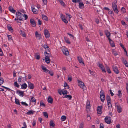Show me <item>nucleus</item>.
<instances>
[{
  "label": "nucleus",
  "instance_id": "obj_1",
  "mask_svg": "<svg viewBox=\"0 0 128 128\" xmlns=\"http://www.w3.org/2000/svg\"><path fill=\"white\" fill-rule=\"evenodd\" d=\"M17 18L20 20H26L28 18V16L25 14H22L19 12H17L16 13Z\"/></svg>",
  "mask_w": 128,
  "mask_h": 128
},
{
  "label": "nucleus",
  "instance_id": "obj_2",
  "mask_svg": "<svg viewBox=\"0 0 128 128\" xmlns=\"http://www.w3.org/2000/svg\"><path fill=\"white\" fill-rule=\"evenodd\" d=\"M78 85L80 86L81 88L83 90H85L86 87L85 85L84 84V83L83 82L80 81L78 80Z\"/></svg>",
  "mask_w": 128,
  "mask_h": 128
},
{
  "label": "nucleus",
  "instance_id": "obj_3",
  "mask_svg": "<svg viewBox=\"0 0 128 128\" xmlns=\"http://www.w3.org/2000/svg\"><path fill=\"white\" fill-rule=\"evenodd\" d=\"M105 122L108 124H110L111 122V119L110 117L106 116L104 118Z\"/></svg>",
  "mask_w": 128,
  "mask_h": 128
},
{
  "label": "nucleus",
  "instance_id": "obj_4",
  "mask_svg": "<svg viewBox=\"0 0 128 128\" xmlns=\"http://www.w3.org/2000/svg\"><path fill=\"white\" fill-rule=\"evenodd\" d=\"M112 8L115 13L118 14V11L116 5H112Z\"/></svg>",
  "mask_w": 128,
  "mask_h": 128
},
{
  "label": "nucleus",
  "instance_id": "obj_5",
  "mask_svg": "<svg viewBox=\"0 0 128 128\" xmlns=\"http://www.w3.org/2000/svg\"><path fill=\"white\" fill-rule=\"evenodd\" d=\"M44 32L45 37L46 38H49L50 37V35L48 31L47 30H44Z\"/></svg>",
  "mask_w": 128,
  "mask_h": 128
},
{
  "label": "nucleus",
  "instance_id": "obj_6",
  "mask_svg": "<svg viewBox=\"0 0 128 128\" xmlns=\"http://www.w3.org/2000/svg\"><path fill=\"white\" fill-rule=\"evenodd\" d=\"M30 22L31 25L33 27H35L36 25V23L34 19L31 18L30 20Z\"/></svg>",
  "mask_w": 128,
  "mask_h": 128
},
{
  "label": "nucleus",
  "instance_id": "obj_7",
  "mask_svg": "<svg viewBox=\"0 0 128 128\" xmlns=\"http://www.w3.org/2000/svg\"><path fill=\"white\" fill-rule=\"evenodd\" d=\"M105 34L108 37V38L109 40V42H110V41H112V40L110 38V34L108 31H105Z\"/></svg>",
  "mask_w": 128,
  "mask_h": 128
},
{
  "label": "nucleus",
  "instance_id": "obj_8",
  "mask_svg": "<svg viewBox=\"0 0 128 128\" xmlns=\"http://www.w3.org/2000/svg\"><path fill=\"white\" fill-rule=\"evenodd\" d=\"M112 69L113 71L116 74L119 73V71L118 70L117 67L116 66H112Z\"/></svg>",
  "mask_w": 128,
  "mask_h": 128
},
{
  "label": "nucleus",
  "instance_id": "obj_9",
  "mask_svg": "<svg viewBox=\"0 0 128 128\" xmlns=\"http://www.w3.org/2000/svg\"><path fill=\"white\" fill-rule=\"evenodd\" d=\"M28 86L30 88V89H33L34 88V84L30 82H28Z\"/></svg>",
  "mask_w": 128,
  "mask_h": 128
},
{
  "label": "nucleus",
  "instance_id": "obj_10",
  "mask_svg": "<svg viewBox=\"0 0 128 128\" xmlns=\"http://www.w3.org/2000/svg\"><path fill=\"white\" fill-rule=\"evenodd\" d=\"M77 59L78 60L79 62L81 64H84V62L83 60H82V58L81 57L78 56Z\"/></svg>",
  "mask_w": 128,
  "mask_h": 128
},
{
  "label": "nucleus",
  "instance_id": "obj_11",
  "mask_svg": "<svg viewBox=\"0 0 128 128\" xmlns=\"http://www.w3.org/2000/svg\"><path fill=\"white\" fill-rule=\"evenodd\" d=\"M86 106V108L89 109L90 108V102L89 100H87Z\"/></svg>",
  "mask_w": 128,
  "mask_h": 128
},
{
  "label": "nucleus",
  "instance_id": "obj_12",
  "mask_svg": "<svg viewBox=\"0 0 128 128\" xmlns=\"http://www.w3.org/2000/svg\"><path fill=\"white\" fill-rule=\"evenodd\" d=\"M118 112V113L122 111V108L119 105H118L116 106Z\"/></svg>",
  "mask_w": 128,
  "mask_h": 128
},
{
  "label": "nucleus",
  "instance_id": "obj_13",
  "mask_svg": "<svg viewBox=\"0 0 128 128\" xmlns=\"http://www.w3.org/2000/svg\"><path fill=\"white\" fill-rule=\"evenodd\" d=\"M53 99L50 96H49L48 99V103L52 104L53 102Z\"/></svg>",
  "mask_w": 128,
  "mask_h": 128
},
{
  "label": "nucleus",
  "instance_id": "obj_14",
  "mask_svg": "<svg viewBox=\"0 0 128 128\" xmlns=\"http://www.w3.org/2000/svg\"><path fill=\"white\" fill-rule=\"evenodd\" d=\"M16 93H18V94H20V96H21L22 97H23L24 95V92L22 91H21L20 90H17L16 91Z\"/></svg>",
  "mask_w": 128,
  "mask_h": 128
},
{
  "label": "nucleus",
  "instance_id": "obj_15",
  "mask_svg": "<svg viewBox=\"0 0 128 128\" xmlns=\"http://www.w3.org/2000/svg\"><path fill=\"white\" fill-rule=\"evenodd\" d=\"M78 6L79 8L80 9H82L84 8V4L82 2H79Z\"/></svg>",
  "mask_w": 128,
  "mask_h": 128
},
{
  "label": "nucleus",
  "instance_id": "obj_16",
  "mask_svg": "<svg viewBox=\"0 0 128 128\" xmlns=\"http://www.w3.org/2000/svg\"><path fill=\"white\" fill-rule=\"evenodd\" d=\"M36 36V38H38V39H40L41 37V35L39 34L38 32L36 31L35 33Z\"/></svg>",
  "mask_w": 128,
  "mask_h": 128
},
{
  "label": "nucleus",
  "instance_id": "obj_17",
  "mask_svg": "<svg viewBox=\"0 0 128 128\" xmlns=\"http://www.w3.org/2000/svg\"><path fill=\"white\" fill-rule=\"evenodd\" d=\"M9 10L10 12L13 13H15L16 11L14 10L13 8L11 6H10L9 7Z\"/></svg>",
  "mask_w": 128,
  "mask_h": 128
},
{
  "label": "nucleus",
  "instance_id": "obj_18",
  "mask_svg": "<svg viewBox=\"0 0 128 128\" xmlns=\"http://www.w3.org/2000/svg\"><path fill=\"white\" fill-rule=\"evenodd\" d=\"M20 85L21 86V88L23 89H26L27 86V84L25 83L20 84Z\"/></svg>",
  "mask_w": 128,
  "mask_h": 128
},
{
  "label": "nucleus",
  "instance_id": "obj_19",
  "mask_svg": "<svg viewBox=\"0 0 128 128\" xmlns=\"http://www.w3.org/2000/svg\"><path fill=\"white\" fill-rule=\"evenodd\" d=\"M45 56V57L47 58H49L50 56V54L49 53H47V52L45 51L44 52Z\"/></svg>",
  "mask_w": 128,
  "mask_h": 128
},
{
  "label": "nucleus",
  "instance_id": "obj_20",
  "mask_svg": "<svg viewBox=\"0 0 128 128\" xmlns=\"http://www.w3.org/2000/svg\"><path fill=\"white\" fill-rule=\"evenodd\" d=\"M42 15L43 20L46 21H47L48 20V18L46 15L43 14H42Z\"/></svg>",
  "mask_w": 128,
  "mask_h": 128
},
{
  "label": "nucleus",
  "instance_id": "obj_21",
  "mask_svg": "<svg viewBox=\"0 0 128 128\" xmlns=\"http://www.w3.org/2000/svg\"><path fill=\"white\" fill-rule=\"evenodd\" d=\"M15 103L16 104H17L19 106H20V104L19 100L16 98H15Z\"/></svg>",
  "mask_w": 128,
  "mask_h": 128
},
{
  "label": "nucleus",
  "instance_id": "obj_22",
  "mask_svg": "<svg viewBox=\"0 0 128 128\" xmlns=\"http://www.w3.org/2000/svg\"><path fill=\"white\" fill-rule=\"evenodd\" d=\"M45 59L46 60L45 62L47 63L48 64L50 63V60L49 58L45 57Z\"/></svg>",
  "mask_w": 128,
  "mask_h": 128
},
{
  "label": "nucleus",
  "instance_id": "obj_23",
  "mask_svg": "<svg viewBox=\"0 0 128 128\" xmlns=\"http://www.w3.org/2000/svg\"><path fill=\"white\" fill-rule=\"evenodd\" d=\"M35 112V111L33 110H29L26 112V114L28 115H30L31 114H34Z\"/></svg>",
  "mask_w": 128,
  "mask_h": 128
},
{
  "label": "nucleus",
  "instance_id": "obj_24",
  "mask_svg": "<svg viewBox=\"0 0 128 128\" xmlns=\"http://www.w3.org/2000/svg\"><path fill=\"white\" fill-rule=\"evenodd\" d=\"M8 29L11 32H13V30L12 28L10 26H8Z\"/></svg>",
  "mask_w": 128,
  "mask_h": 128
},
{
  "label": "nucleus",
  "instance_id": "obj_25",
  "mask_svg": "<svg viewBox=\"0 0 128 128\" xmlns=\"http://www.w3.org/2000/svg\"><path fill=\"white\" fill-rule=\"evenodd\" d=\"M30 101L32 102H34V104L36 103V100L35 98L33 97L31 98Z\"/></svg>",
  "mask_w": 128,
  "mask_h": 128
},
{
  "label": "nucleus",
  "instance_id": "obj_26",
  "mask_svg": "<svg viewBox=\"0 0 128 128\" xmlns=\"http://www.w3.org/2000/svg\"><path fill=\"white\" fill-rule=\"evenodd\" d=\"M64 98H68L69 100H70L71 99L72 96L70 95H66Z\"/></svg>",
  "mask_w": 128,
  "mask_h": 128
},
{
  "label": "nucleus",
  "instance_id": "obj_27",
  "mask_svg": "<svg viewBox=\"0 0 128 128\" xmlns=\"http://www.w3.org/2000/svg\"><path fill=\"white\" fill-rule=\"evenodd\" d=\"M64 39L66 42L67 43L69 44L70 43V42L68 40V38H67L66 37H64Z\"/></svg>",
  "mask_w": 128,
  "mask_h": 128
},
{
  "label": "nucleus",
  "instance_id": "obj_28",
  "mask_svg": "<svg viewBox=\"0 0 128 128\" xmlns=\"http://www.w3.org/2000/svg\"><path fill=\"white\" fill-rule=\"evenodd\" d=\"M106 99L107 100V102H111V99L110 96H106Z\"/></svg>",
  "mask_w": 128,
  "mask_h": 128
},
{
  "label": "nucleus",
  "instance_id": "obj_29",
  "mask_svg": "<svg viewBox=\"0 0 128 128\" xmlns=\"http://www.w3.org/2000/svg\"><path fill=\"white\" fill-rule=\"evenodd\" d=\"M50 126H51L54 127L55 126V124L51 120L50 123Z\"/></svg>",
  "mask_w": 128,
  "mask_h": 128
},
{
  "label": "nucleus",
  "instance_id": "obj_30",
  "mask_svg": "<svg viewBox=\"0 0 128 128\" xmlns=\"http://www.w3.org/2000/svg\"><path fill=\"white\" fill-rule=\"evenodd\" d=\"M100 97L102 96H105L104 92L103 90H101L100 92Z\"/></svg>",
  "mask_w": 128,
  "mask_h": 128
},
{
  "label": "nucleus",
  "instance_id": "obj_31",
  "mask_svg": "<svg viewBox=\"0 0 128 128\" xmlns=\"http://www.w3.org/2000/svg\"><path fill=\"white\" fill-rule=\"evenodd\" d=\"M109 42V43H110V46L112 47H114L115 46V45L114 42L112 40V41H110V42Z\"/></svg>",
  "mask_w": 128,
  "mask_h": 128
},
{
  "label": "nucleus",
  "instance_id": "obj_32",
  "mask_svg": "<svg viewBox=\"0 0 128 128\" xmlns=\"http://www.w3.org/2000/svg\"><path fill=\"white\" fill-rule=\"evenodd\" d=\"M108 106L109 108L112 107L111 102H107Z\"/></svg>",
  "mask_w": 128,
  "mask_h": 128
},
{
  "label": "nucleus",
  "instance_id": "obj_33",
  "mask_svg": "<svg viewBox=\"0 0 128 128\" xmlns=\"http://www.w3.org/2000/svg\"><path fill=\"white\" fill-rule=\"evenodd\" d=\"M14 86L16 87L19 88L20 87V85L18 84L16 82H15L14 83Z\"/></svg>",
  "mask_w": 128,
  "mask_h": 128
},
{
  "label": "nucleus",
  "instance_id": "obj_34",
  "mask_svg": "<svg viewBox=\"0 0 128 128\" xmlns=\"http://www.w3.org/2000/svg\"><path fill=\"white\" fill-rule=\"evenodd\" d=\"M61 119L62 121H64L66 119V116H62Z\"/></svg>",
  "mask_w": 128,
  "mask_h": 128
},
{
  "label": "nucleus",
  "instance_id": "obj_35",
  "mask_svg": "<svg viewBox=\"0 0 128 128\" xmlns=\"http://www.w3.org/2000/svg\"><path fill=\"white\" fill-rule=\"evenodd\" d=\"M4 80L2 78H0V85L2 84L4 82Z\"/></svg>",
  "mask_w": 128,
  "mask_h": 128
},
{
  "label": "nucleus",
  "instance_id": "obj_36",
  "mask_svg": "<svg viewBox=\"0 0 128 128\" xmlns=\"http://www.w3.org/2000/svg\"><path fill=\"white\" fill-rule=\"evenodd\" d=\"M20 34L22 35V36L23 37H26V35L25 34L24 32V31L20 30Z\"/></svg>",
  "mask_w": 128,
  "mask_h": 128
},
{
  "label": "nucleus",
  "instance_id": "obj_37",
  "mask_svg": "<svg viewBox=\"0 0 128 128\" xmlns=\"http://www.w3.org/2000/svg\"><path fill=\"white\" fill-rule=\"evenodd\" d=\"M62 20L65 23H67L68 22L66 20V19L64 17H62Z\"/></svg>",
  "mask_w": 128,
  "mask_h": 128
},
{
  "label": "nucleus",
  "instance_id": "obj_38",
  "mask_svg": "<svg viewBox=\"0 0 128 128\" xmlns=\"http://www.w3.org/2000/svg\"><path fill=\"white\" fill-rule=\"evenodd\" d=\"M100 98L101 101L102 102H103L104 101L105 98V96H102L100 97Z\"/></svg>",
  "mask_w": 128,
  "mask_h": 128
},
{
  "label": "nucleus",
  "instance_id": "obj_39",
  "mask_svg": "<svg viewBox=\"0 0 128 128\" xmlns=\"http://www.w3.org/2000/svg\"><path fill=\"white\" fill-rule=\"evenodd\" d=\"M62 52L64 53L66 56L68 55L69 54V52L68 51H64L62 50Z\"/></svg>",
  "mask_w": 128,
  "mask_h": 128
},
{
  "label": "nucleus",
  "instance_id": "obj_40",
  "mask_svg": "<svg viewBox=\"0 0 128 128\" xmlns=\"http://www.w3.org/2000/svg\"><path fill=\"white\" fill-rule=\"evenodd\" d=\"M117 95L120 98L121 96L122 95V92L120 90H119L118 91Z\"/></svg>",
  "mask_w": 128,
  "mask_h": 128
},
{
  "label": "nucleus",
  "instance_id": "obj_41",
  "mask_svg": "<svg viewBox=\"0 0 128 128\" xmlns=\"http://www.w3.org/2000/svg\"><path fill=\"white\" fill-rule=\"evenodd\" d=\"M43 115L46 118H48V115L47 113L46 112H43Z\"/></svg>",
  "mask_w": 128,
  "mask_h": 128
},
{
  "label": "nucleus",
  "instance_id": "obj_42",
  "mask_svg": "<svg viewBox=\"0 0 128 128\" xmlns=\"http://www.w3.org/2000/svg\"><path fill=\"white\" fill-rule=\"evenodd\" d=\"M40 106H42L44 107H45L46 106L44 104L42 100L40 101Z\"/></svg>",
  "mask_w": 128,
  "mask_h": 128
},
{
  "label": "nucleus",
  "instance_id": "obj_43",
  "mask_svg": "<svg viewBox=\"0 0 128 128\" xmlns=\"http://www.w3.org/2000/svg\"><path fill=\"white\" fill-rule=\"evenodd\" d=\"M32 11L33 13L34 14H38L37 11L36 10V9L34 8L33 9H32Z\"/></svg>",
  "mask_w": 128,
  "mask_h": 128
},
{
  "label": "nucleus",
  "instance_id": "obj_44",
  "mask_svg": "<svg viewBox=\"0 0 128 128\" xmlns=\"http://www.w3.org/2000/svg\"><path fill=\"white\" fill-rule=\"evenodd\" d=\"M68 92L66 90H65L64 91L62 90V94L63 95L65 94H68Z\"/></svg>",
  "mask_w": 128,
  "mask_h": 128
},
{
  "label": "nucleus",
  "instance_id": "obj_45",
  "mask_svg": "<svg viewBox=\"0 0 128 128\" xmlns=\"http://www.w3.org/2000/svg\"><path fill=\"white\" fill-rule=\"evenodd\" d=\"M48 74H49L51 76H53L54 75V72L51 70H49Z\"/></svg>",
  "mask_w": 128,
  "mask_h": 128
},
{
  "label": "nucleus",
  "instance_id": "obj_46",
  "mask_svg": "<svg viewBox=\"0 0 128 128\" xmlns=\"http://www.w3.org/2000/svg\"><path fill=\"white\" fill-rule=\"evenodd\" d=\"M84 124L83 122L80 123L79 126V128H83Z\"/></svg>",
  "mask_w": 128,
  "mask_h": 128
},
{
  "label": "nucleus",
  "instance_id": "obj_47",
  "mask_svg": "<svg viewBox=\"0 0 128 128\" xmlns=\"http://www.w3.org/2000/svg\"><path fill=\"white\" fill-rule=\"evenodd\" d=\"M112 52L113 54H114L115 56H116L118 55L117 52L115 51L112 50Z\"/></svg>",
  "mask_w": 128,
  "mask_h": 128
},
{
  "label": "nucleus",
  "instance_id": "obj_48",
  "mask_svg": "<svg viewBox=\"0 0 128 128\" xmlns=\"http://www.w3.org/2000/svg\"><path fill=\"white\" fill-rule=\"evenodd\" d=\"M121 10L122 12H126V9L125 8L122 7L121 9Z\"/></svg>",
  "mask_w": 128,
  "mask_h": 128
},
{
  "label": "nucleus",
  "instance_id": "obj_49",
  "mask_svg": "<svg viewBox=\"0 0 128 128\" xmlns=\"http://www.w3.org/2000/svg\"><path fill=\"white\" fill-rule=\"evenodd\" d=\"M123 63L124 64L126 62V60H125L124 58L122 57L121 59Z\"/></svg>",
  "mask_w": 128,
  "mask_h": 128
},
{
  "label": "nucleus",
  "instance_id": "obj_50",
  "mask_svg": "<svg viewBox=\"0 0 128 128\" xmlns=\"http://www.w3.org/2000/svg\"><path fill=\"white\" fill-rule=\"evenodd\" d=\"M102 106H98L97 110H102Z\"/></svg>",
  "mask_w": 128,
  "mask_h": 128
},
{
  "label": "nucleus",
  "instance_id": "obj_51",
  "mask_svg": "<svg viewBox=\"0 0 128 128\" xmlns=\"http://www.w3.org/2000/svg\"><path fill=\"white\" fill-rule=\"evenodd\" d=\"M22 78V77L21 76H20L18 78V82H21V78Z\"/></svg>",
  "mask_w": 128,
  "mask_h": 128
},
{
  "label": "nucleus",
  "instance_id": "obj_52",
  "mask_svg": "<svg viewBox=\"0 0 128 128\" xmlns=\"http://www.w3.org/2000/svg\"><path fill=\"white\" fill-rule=\"evenodd\" d=\"M87 120L88 121H90L91 119V118L90 115L89 114L87 115Z\"/></svg>",
  "mask_w": 128,
  "mask_h": 128
},
{
  "label": "nucleus",
  "instance_id": "obj_53",
  "mask_svg": "<svg viewBox=\"0 0 128 128\" xmlns=\"http://www.w3.org/2000/svg\"><path fill=\"white\" fill-rule=\"evenodd\" d=\"M42 70H43L44 72V71H46L47 70L46 68L44 66H42Z\"/></svg>",
  "mask_w": 128,
  "mask_h": 128
},
{
  "label": "nucleus",
  "instance_id": "obj_54",
  "mask_svg": "<svg viewBox=\"0 0 128 128\" xmlns=\"http://www.w3.org/2000/svg\"><path fill=\"white\" fill-rule=\"evenodd\" d=\"M4 55L3 52H2V49L0 48V56H2Z\"/></svg>",
  "mask_w": 128,
  "mask_h": 128
},
{
  "label": "nucleus",
  "instance_id": "obj_55",
  "mask_svg": "<svg viewBox=\"0 0 128 128\" xmlns=\"http://www.w3.org/2000/svg\"><path fill=\"white\" fill-rule=\"evenodd\" d=\"M98 65L100 68L102 66L103 67V66L102 64H100L99 62H98Z\"/></svg>",
  "mask_w": 128,
  "mask_h": 128
},
{
  "label": "nucleus",
  "instance_id": "obj_56",
  "mask_svg": "<svg viewBox=\"0 0 128 128\" xmlns=\"http://www.w3.org/2000/svg\"><path fill=\"white\" fill-rule=\"evenodd\" d=\"M67 34L69 35L70 38H72L74 39V36L72 34H70L69 33H68Z\"/></svg>",
  "mask_w": 128,
  "mask_h": 128
},
{
  "label": "nucleus",
  "instance_id": "obj_57",
  "mask_svg": "<svg viewBox=\"0 0 128 128\" xmlns=\"http://www.w3.org/2000/svg\"><path fill=\"white\" fill-rule=\"evenodd\" d=\"M121 23L122 24V25H123L124 26L126 25V24L125 23V22H124L123 20H122L121 21Z\"/></svg>",
  "mask_w": 128,
  "mask_h": 128
},
{
  "label": "nucleus",
  "instance_id": "obj_58",
  "mask_svg": "<svg viewBox=\"0 0 128 128\" xmlns=\"http://www.w3.org/2000/svg\"><path fill=\"white\" fill-rule=\"evenodd\" d=\"M21 103L22 105H25L26 106H28V104L25 102H22Z\"/></svg>",
  "mask_w": 128,
  "mask_h": 128
},
{
  "label": "nucleus",
  "instance_id": "obj_59",
  "mask_svg": "<svg viewBox=\"0 0 128 128\" xmlns=\"http://www.w3.org/2000/svg\"><path fill=\"white\" fill-rule=\"evenodd\" d=\"M40 56L39 55H36V58L37 60H39L40 59Z\"/></svg>",
  "mask_w": 128,
  "mask_h": 128
},
{
  "label": "nucleus",
  "instance_id": "obj_60",
  "mask_svg": "<svg viewBox=\"0 0 128 128\" xmlns=\"http://www.w3.org/2000/svg\"><path fill=\"white\" fill-rule=\"evenodd\" d=\"M38 24L39 25H41L42 24V22L40 20H38Z\"/></svg>",
  "mask_w": 128,
  "mask_h": 128
},
{
  "label": "nucleus",
  "instance_id": "obj_61",
  "mask_svg": "<svg viewBox=\"0 0 128 128\" xmlns=\"http://www.w3.org/2000/svg\"><path fill=\"white\" fill-rule=\"evenodd\" d=\"M8 37V38L9 39H10V40H12V36L11 35H7Z\"/></svg>",
  "mask_w": 128,
  "mask_h": 128
},
{
  "label": "nucleus",
  "instance_id": "obj_62",
  "mask_svg": "<svg viewBox=\"0 0 128 128\" xmlns=\"http://www.w3.org/2000/svg\"><path fill=\"white\" fill-rule=\"evenodd\" d=\"M117 2V1L115 0L114 1L112 4V5H116V4Z\"/></svg>",
  "mask_w": 128,
  "mask_h": 128
},
{
  "label": "nucleus",
  "instance_id": "obj_63",
  "mask_svg": "<svg viewBox=\"0 0 128 128\" xmlns=\"http://www.w3.org/2000/svg\"><path fill=\"white\" fill-rule=\"evenodd\" d=\"M36 124V121L34 120L32 123V125L33 126H34Z\"/></svg>",
  "mask_w": 128,
  "mask_h": 128
},
{
  "label": "nucleus",
  "instance_id": "obj_64",
  "mask_svg": "<svg viewBox=\"0 0 128 128\" xmlns=\"http://www.w3.org/2000/svg\"><path fill=\"white\" fill-rule=\"evenodd\" d=\"M100 128H104V125L102 123H100Z\"/></svg>",
  "mask_w": 128,
  "mask_h": 128
}]
</instances>
